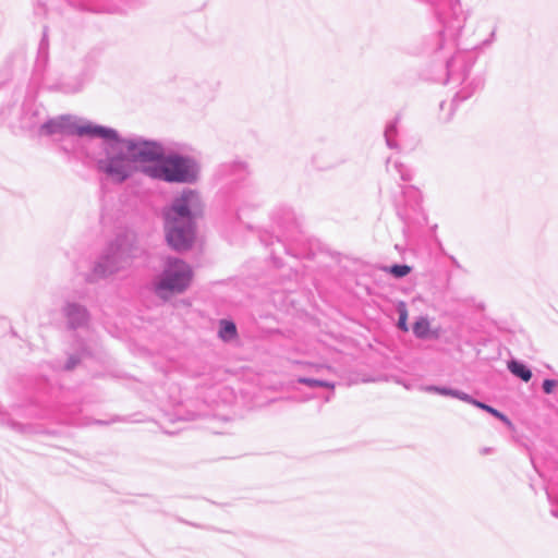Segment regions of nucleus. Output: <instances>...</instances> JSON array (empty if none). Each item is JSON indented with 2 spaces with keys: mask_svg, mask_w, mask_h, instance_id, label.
<instances>
[{
  "mask_svg": "<svg viewBox=\"0 0 558 558\" xmlns=\"http://www.w3.org/2000/svg\"><path fill=\"white\" fill-rule=\"evenodd\" d=\"M130 148L136 149V157L148 163L141 171L153 180L166 183L194 184L199 179L198 161L190 155L166 151L159 141L148 140L140 144L131 143Z\"/></svg>",
  "mask_w": 558,
  "mask_h": 558,
  "instance_id": "obj_1",
  "label": "nucleus"
},
{
  "mask_svg": "<svg viewBox=\"0 0 558 558\" xmlns=\"http://www.w3.org/2000/svg\"><path fill=\"white\" fill-rule=\"evenodd\" d=\"M203 208L199 193L185 189L163 208V229L168 245L184 252L192 247L196 234V220Z\"/></svg>",
  "mask_w": 558,
  "mask_h": 558,
  "instance_id": "obj_2",
  "label": "nucleus"
},
{
  "mask_svg": "<svg viewBox=\"0 0 558 558\" xmlns=\"http://www.w3.org/2000/svg\"><path fill=\"white\" fill-rule=\"evenodd\" d=\"M113 133L109 136H96L104 141L105 157L97 160L96 168L99 172L106 174L114 183H124L136 171L135 162L144 163L142 159L137 158L136 149L130 148L131 143L136 145L142 142H148V138L135 136L130 138L122 137L119 132L109 126Z\"/></svg>",
  "mask_w": 558,
  "mask_h": 558,
  "instance_id": "obj_3",
  "label": "nucleus"
},
{
  "mask_svg": "<svg viewBox=\"0 0 558 558\" xmlns=\"http://www.w3.org/2000/svg\"><path fill=\"white\" fill-rule=\"evenodd\" d=\"M134 256V239L129 234H118L116 239L106 246L94 264L88 280L94 281L118 272L130 265Z\"/></svg>",
  "mask_w": 558,
  "mask_h": 558,
  "instance_id": "obj_4",
  "label": "nucleus"
},
{
  "mask_svg": "<svg viewBox=\"0 0 558 558\" xmlns=\"http://www.w3.org/2000/svg\"><path fill=\"white\" fill-rule=\"evenodd\" d=\"M194 277L192 267L181 258L168 257L154 283L155 294L162 301L184 293Z\"/></svg>",
  "mask_w": 558,
  "mask_h": 558,
  "instance_id": "obj_5",
  "label": "nucleus"
},
{
  "mask_svg": "<svg viewBox=\"0 0 558 558\" xmlns=\"http://www.w3.org/2000/svg\"><path fill=\"white\" fill-rule=\"evenodd\" d=\"M113 133L109 126L93 123L86 119L71 114H61L47 118L40 124V135L45 136H80L96 138V136H109Z\"/></svg>",
  "mask_w": 558,
  "mask_h": 558,
  "instance_id": "obj_6",
  "label": "nucleus"
},
{
  "mask_svg": "<svg viewBox=\"0 0 558 558\" xmlns=\"http://www.w3.org/2000/svg\"><path fill=\"white\" fill-rule=\"evenodd\" d=\"M0 120L14 133L38 129L40 135V124L47 120V113L39 107H2Z\"/></svg>",
  "mask_w": 558,
  "mask_h": 558,
  "instance_id": "obj_7",
  "label": "nucleus"
},
{
  "mask_svg": "<svg viewBox=\"0 0 558 558\" xmlns=\"http://www.w3.org/2000/svg\"><path fill=\"white\" fill-rule=\"evenodd\" d=\"M62 313L66 318L68 327L70 329L83 328L88 324L89 313L87 308L76 302H65Z\"/></svg>",
  "mask_w": 558,
  "mask_h": 558,
  "instance_id": "obj_8",
  "label": "nucleus"
},
{
  "mask_svg": "<svg viewBox=\"0 0 558 558\" xmlns=\"http://www.w3.org/2000/svg\"><path fill=\"white\" fill-rule=\"evenodd\" d=\"M233 205L236 210L238 218H241V214L246 209H254L260 205V199L255 187L241 186L234 194Z\"/></svg>",
  "mask_w": 558,
  "mask_h": 558,
  "instance_id": "obj_9",
  "label": "nucleus"
},
{
  "mask_svg": "<svg viewBox=\"0 0 558 558\" xmlns=\"http://www.w3.org/2000/svg\"><path fill=\"white\" fill-rule=\"evenodd\" d=\"M462 401L466 402L469 404H472L483 411H486L487 413L492 414L496 418L504 422L509 428H512L511 421L504 413H501L499 410L493 408L492 405L486 404V403L473 398L471 395H469L466 392H464Z\"/></svg>",
  "mask_w": 558,
  "mask_h": 558,
  "instance_id": "obj_10",
  "label": "nucleus"
},
{
  "mask_svg": "<svg viewBox=\"0 0 558 558\" xmlns=\"http://www.w3.org/2000/svg\"><path fill=\"white\" fill-rule=\"evenodd\" d=\"M401 117L400 114H397L392 120L387 122L384 131V136L386 141V145L390 149H399V144L396 140L398 135V126L400 123Z\"/></svg>",
  "mask_w": 558,
  "mask_h": 558,
  "instance_id": "obj_11",
  "label": "nucleus"
},
{
  "mask_svg": "<svg viewBox=\"0 0 558 558\" xmlns=\"http://www.w3.org/2000/svg\"><path fill=\"white\" fill-rule=\"evenodd\" d=\"M422 391L428 392V393H437L446 397L456 398L462 401L464 391H461L459 389L446 387V386H436V385H426L421 387Z\"/></svg>",
  "mask_w": 558,
  "mask_h": 558,
  "instance_id": "obj_12",
  "label": "nucleus"
},
{
  "mask_svg": "<svg viewBox=\"0 0 558 558\" xmlns=\"http://www.w3.org/2000/svg\"><path fill=\"white\" fill-rule=\"evenodd\" d=\"M386 169L389 173L397 174L404 182L412 180L411 171L400 161L388 158L386 161Z\"/></svg>",
  "mask_w": 558,
  "mask_h": 558,
  "instance_id": "obj_13",
  "label": "nucleus"
},
{
  "mask_svg": "<svg viewBox=\"0 0 558 558\" xmlns=\"http://www.w3.org/2000/svg\"><path fill=\"white\" fill-rule=\"evenodd\" d=\"M412 331L417 339L430 337V324L427 317L420 316L412 326Z\"/></svg>",
  "mask_w": 558,
  "mask_h": 558,
  "instance_id": "obj_14",
  "label": "nucleus"
},
{
  "mask_svg": "<svg viewBox=\"0 0 558 558\" xmlns=\"http://www.w3.org/2000/svg\"><path fill=\"white\" fill-rule=\"evenodd\" d=\"M218 333L222 340L230 341L236 337V326L231 320L221 319Z\"/></svg>",
  "mask_w": 558,
  "mask_h": 558,
  "instance_id": "obj_15",
  "label": "nucleus"
},
{
  "mask_svg": "<svg viewBox=\"0 0 558 558\" xmlns=\"http://www.w3.org/2000/svg\"><path fill=\"white\" fill-rule=\"evenodd\" d=\"M383 269L397 279L408 276L412 270L407 264H393L391 266H385Z\"/></svg>",
  "mask_w": 558,
  "mask_h": 558,
  "instance_id": "obj_16",
  "label": "nucleus"
},
{
  "mask_svg": "<svg viewBox=\"0 0 558 558\" xmlns=\"http://www.w3.org/2000/svg\"><path fill=\"white\" fill-rule=\"evenodd\" d=\"M296 381L299 384L305 385L310 388L322 387V388H328L330 390L335 389V384L331 381H328V380L315 379V378H310V377H299L296 379Z\"/></svg>",
  "mask_w": 558,
  "mask_h": 558,
  "instance_id": "obj_17",
  "label": "nucleus"
},
{
  "mask_svg": "<svg viewBox=\"0 0 558 558\" xmlns=\"http://www.w3.org/2000/svg\"><path fill=\"white\" fill-rule=\"evenodd\" d=\"M397 313H398V322L397 327L407 332L409 331L408 326V308L404 302H399L397 305Z\"/></svg>",
  "mask_w": 558,
  "mask_h": 558,
  "instance_id": "obj_18",
  "label": "nucleus"
},
{
  "mask_svg": "<svg viewBox=\"0 0 558 558\" xmlns=\"http://www.w3.org/2000/svg\"><path fill=\"white\" fill-rule=\"evenodd\" d=\"M436 117L439 123H448L452 120L456 114L454 107H435Z\"/></svg>",
  "mask_w": 558,
  "mask_h": 558,
  "instance_id": "obj_19",
  "label": "nucleus"
},
{
  "mask_svg": "<svg viewBox=\"0 0 558 558\" xmlns=\"http://www.w3.org/2000/svg\"><path fill=\"white\" fill-rule=\"evenodd\" d=\"M509 371L517 376L518 378L523 380V362L518 360H512L508 363Z\"/></svg>",
  "mask_w": 558,
  "mask_h": 558,
  "instance_id": "obj_20",
  "label": "nucleus"
},
{
  "mask_svg": "<svg viewBox=\"0 0 558 558\" xmlns=\"http://www.w3.org/2000/svg\"><path fill=\"white\" fill-rule=\"evenodd\" d=\"M398 217L405 223L407 226H410L415 222V218L412 216L411 213H409L408 209L398 208L397 210Z\"/></svg>",
  "mask_w": 558,
  "mask_h": 558,
  "instance_id": "obj_21",
  "label": "nucleus"
},
{
  "mask_svg": "<svg viewBox=\"0 0 558 558\" xmlns=\"http://www.w3.org/2000/svg\"><path fill=\"white\" fill-rule=\"evenodd\" d=\"M558 386V380L555 379H544L542 383V389L544 393L550 395L553 393L554 389Z\"/></svg>",
  "mask_w": 558,
  "mask_h": 558,
  "instance_id": "obj_22",
  "label": "nucleus"
},
{
  "mask_svg": "<svg viewBox=\"0 0 558 558\" xmlns=\"http://www.w3.org/2000/svg\"><path fill=\"white\" fill-rule=\"evenodd\" d=\"M228 169L230 170L231 173L233 174H244L246 173V165L244 162H234L230 166H228Z\"/></svg>",
  "mask_w": 558,
  "mask_h": 558,
  "instance_id": "obj_23",
  "label": "nucleus"
},
{
  "mask_svg": "<svg viewBox=\"0 0 558 558\" xmlns=\"http://www.w3.org/2000/svg\"><path fill=\"white\" fill-rule=\"evenodd\" d=\"M80 363V357L76 355H70L65 365L64 369L72 371L77 364Z\"/></svg>",
  "mask_w": 558,
  "mask_h": 558,
  "instance_id": "obj_24",
  "label": "nucleus"
},
{
  "mask_svg": "<svg viewBox=\"0 0 558 558\" xmlns=\"http://www.w3.org/2000/svg\"><path fill=\"white\" fill-rule=\"evenodd\" d=\"M56 420H58L60 423H63V424H70V425H76L77 422L74 417H66V416H58Z\"/></svg>",
  "mask_w": 558,
  "mask_h": 558,
  "instance_id": "obj_25",
  "label": "nucleus"
},
{
  "mask_svg": "<svg viewBox=\"0 0 558 558\" xmlns=\"http://www.w3.org/2000/svg\"><path fill=\"white\" fill-rule=\"evenodd\" d=\"M532 371L525 365V384L529 383L532 378Z\"/></svg>",
  "mask_w": 558,
  "mask_h": 558,
  "instance_id": "obj_26",
  "label": "nucleus"
},
{
  "mask_svg": "<svg viewBox=\"0 0 558 558\" xmlns=\"http://www.w3.org/2000/svg\"><path fill=\"white\" fill-rule=\"evenodd\" d=\"M492 452H493V448L487 447V448H483L482 449V453L483 454H488V453H492Z\"/></svg>",
  "mask_w": 558,
  "mask_h": 558,
  "instance_id": "obj_27",
  "label": "nucleus"
},
{
  "mask_svg": "<svg viewBox=\"0 0 558 558\" xmlns=\"http://www.w3.org/2000/svg\"><path fill=\"white\" fill-rule=\"evenodd\" d=\"M332 396H333V393L331 392L329 396H327V397L325 398V400H326L327 402H328V401H330V400H331V398H332Z\"/></svg>",
  "mask_w": 558,
  "mask_h": 558,
  "instance_id": "obj_28",
  "label": "nucleus"
},
{
  "mask_svg": "<svg viewBox=\"0 0 558 558\" xmlns=\"http://www.w3.org/2000/svg\"><path fill=\"white\" fill-rule=\"evenodd\" d=\"M12 427H13V428H17V427H21V425H20V424H16V423H13V424H12Z\"/></svg>",
  "mask_w": 558,
  "mask_h": 558,
  "instance_id": "obj_29",
  "label": "nucleus"
},
{
  "mask_svg": "<svg viewBox=\"0 0 558 558\" xmlns=\"http://www.w3.org/2000/svg\"><path fill=\"white\" fill-rule=\"evenodd\" d=\"M418 207H420V204H416V207L413 208V210L416 211L418 209Z\"/></svg>",
  "mask_w": 558,
  "mask_h": 558,
  "instance_id": "obj_30",
  "label": "nucleus"
},
{
  "mask_svg": "<svg viewBox=\"0 0 558 558\" xmlns=\"http://www.w3.org/2000/svg\"><path fill=\"white\" fill-rule=\"evenodd\" d=\"M553 514H554L555 517H558V512H557V511H554V512H553Z\"/></svg>",
  "mask_w": 558,
  "mask_h": 558,
  "instance_id": "obj_31",
  "label": "nucleus"
}]
</instances>
